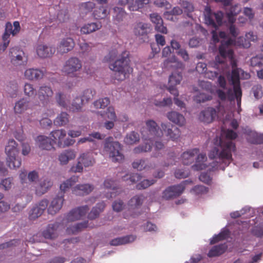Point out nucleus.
Listing matches in <instances>:
<instances>
[{
	"mask_svg": "<svg viewBox=\"0 0 263 263\" xmlns=\"http://www.w3.org/2000/svg\"><path fill=\"white\" fill-rule=\"evenodd\" d=\"M227 140H222L216 137L214 146L210 152L209 157L211 159H218L220 161L228 166L232 161V153L236 151V146L230 140L235 139L237 137L236 132L232 129H228L226 133Z\"/></svg>",
	"mask_w": 263,
	"mask_h": 263,
	"instance_id": "f257e3e1",
	"label": "nucleus"
},
{
	"mask_svg": "<svg viewBox=\"0 0 263 263\" xmlns=\"http://www.w3.org/2000/svg\"><path fill=\"white\" fill-rule=\"evenodd\" d=\"M142 138L146 141L143 144L136 147L133 151L135 154L147 152L151 151L153 143V139L160 138L163 136L162 129H160L157 123L153 120L145 122V127L141 130Z\"/></svg>",
	"mask_w": 263,
	"mask_h": 263,
	"instance_id": "f03ea898",
	"label": "nucleus"
},
{
	"mask_svg": "<svg viewBox=\"0 0 263 263\" xmlns=\"http://www.w3.org/2000/svg\"><path fill=\"white\" fill-rule=\"evenodd\" d=\"M130 62L129 52L125 50L118 59L109 65V68L115 72L114 78L116 80L122 81L129 77L133 71Z\"/></svg>",
	"mask_w": 263,
	"mask_h": 263,
	"instance_id": "7ed1b4c3",
	"label": "nucleus"
},
{
	"mask_svg": "<svg viewBox=\"0 0 263 263\" xmlns=\"http://www.w3.org/2000/svg\"><path fill=\"white\" fill-rule=\"evenodd\" d=\"M79 180L78 176H72L69 179L66 180L60 185V192L57 196L51 201L48 208V212L49 214L54 215L62 207L64 202V194L72 186H73Z\"/></svg>",
	"mask_w": 263,
	"mask_h": 263,
	"instance_id": "20e7f679",
	"label": "nucleus"
},
{
	"mask_svg": "<svg viewBox=\"0 0 263 263\" xmlns=\"http://www.w3.org/2000/svg\"><path fill=\"white\" fill-rule=\"evenodd\" d=\"M235 41L232 39H229L227 41H221L218 48V51L220 57L223 60H220V58L218 56L216 58V60L219 63H223L224 60L228 59L233 69L237 68V62L234 58V51L232 49V46H235Z\"/></svg>",
	"mask_w": 263,
	"mask_h": 263,
	"instance_id": "39448f33",
	"label": "nucleus"
},
{
	"mask_svg": "<svg viewBox=\"0 0 263 263\" xmlns=\"http://www.w3.org/2000/svg\"><path fill=\"white\" fill-rule=\"evenodd\" d=\"M5 152L7 155L6 162L7 165L11 169H16L21 166L22 160L18 157L19 150L17 144L13 139H10L5 147Z\"/></svg>",
	"mask_w": 263,
	"mask_h": 263,
	"instance_id": "423d86ee",
	"label": "nucleus"
},
{
	"mask_svg": "<svg viewBox=\"0 0 263 263\" xmlns=\"http://www.w3.org/2000/svg\"><path fill=\"white\" fill-rule=\"evenodd\" d=\"M104 149L113 162H121L124 159V155L121 152L122 147L120 143L114 141L112 137L105 140Z\"/></svg>",
	"mask_w": 263,
	"mask_h": 263,
	"instance_id": "0eeeda50",
	"label": "nucleus"
},
{
	"mask_svg": "<svg viewBox=\"0 0 263 263\" xmlns=\"http://www.w3.org/2000/svg\"><path fill=\"white\" fill-rule=\"evenodd\" d=\"M82 67V63L79 58L71 57L66 61L63 65L62 71L68 77H77Z\"/></svg>",
	"mask_w": 263,
	"mask_h": 263,
	"instance_id": "6e6552de",
	"label": "nucleus"
},
{
	"mask_svg": "<svg viewBox=\"0 0 263 263\" xmlns=\"http://www.w3.org/2000/svg\"><path fill=\"white\" fill-rule=\"evenodd\" d=\"M192 183L191 180H186L177 185L170 186L162 193V197L165 200H170L179 196L185 190V185Z\"/></svg>",
	"mask_w": 263,
	"mask_h": 263,
	"instance_id": "1a4fd4ad",
	"label": "nucleus"
},
{
	"mask_svg": "<svg viewBox=\"0 0 263 263\" xmlns=\"http://www.w3.org/2000/svg\"><path fill=\"white\" fill-rule=\"evenodd\" d=\"M205 23L215 29L222 25L223 13L221 11L213 12L209 7H205L204 11Z\"/></svg>",
	"mask_w": 263,
	"mask_h": 263,
	"instance_id": "9d476101",
	"label": "nucleus"
},
{
	"mask_svg": "<svg viewBox=\"0 0 263 263\" xmlns=\"http://www.w3.org/2000/svg\"><path fill=\"white\" fill-rule=\"evenodd\" d=\"M20 30V26L18 22L15 21L13 23V26L9 22L7 23L5 26V32L2 36L3 44L0 46V50H5L9 44L10 35L12 34L14 36Z\"/></svg>",
	"mask_w": 263,
	"mask_h": 263,
	"instance_id": "9b49d317",
	"label": "nucleus"
},
{
	"mask_svg": "<svg viewBox=\"0 0 263 263\" xmlns=\"http://www.w3.org/2000/svg\"><path fill=\"white\" fill-rule=\"evenodd\" d=\"M9 56L11 63L15 65H24L27 62V57L19 47H12L10 49Z\"/></svg>",
	"mask_w": 263,
	"mask_h": 263,
	"instance_id": "f8f14e48",
	"label": "nucleus"
},
{
	"mask_svg": "<svg viewBox=\"0 0 263 263\" xmlns=\"http://www.w3.org/2000/svg\"><path fill=\"white\" fill-rule=\"evenodd\" d=\"M48 204V201L45 199L42 200L36 204L29 213V219L31 220H34L41 216L47 209Z\"/></svg>",
	"mask_w": 263,
	"mask_h": 263,
	"instance_id": "ddd939ff",
	"label": "nucleus"
},
{
	"mask_svg": "<svg viewBox=\"0 0 263 263\" xmlns=\"http://www.w3.org/2000/svg\"><path fill=\"white\" fill-rule=\"evenodd\" d=\"M161 126L163 133H164L165 136L169 137L171 140L175 141L179 138L181 132L178 127L172 125L170 123H162Z\"/></svg>",
	"mask_w": 263,
	"mask_h": 263,
	"instance_id": "4468645a",
	"label": "nucleus"
},
{
	"mask_svg": "<svg viewBox=\"0 0 263 263\" xmlns=\"http://www.w3.org/2000/svg\"><path fill=\"white\" fill-rule=\"evenodd\" d=\"M53 92L50 86L43 85L41 86L37 92L39 99L42 103H47L52 97Z\"/></svg>",
	"mask_w": 263,
	"mask_h": 263,
	"instance_id": "2eb2a0df",
	"label": "nucleus"
},
{
	"mask_svg": "<svg viewBox=\"0 0 263 263\" xmlns=\"http://www.w3.org/2000/svg\"><path fill=\"white\" fill-rule=\"evenodd\" d=\"M89 208L88 205H84L72 209L67 215L68 221H75L85 216Z\"/></svg>",
	"mask_w": 263,
	"mask_h": 263,
	"instance_id": "dca6fc26",
	"label": "nucleus"
},
{
	"mask_svg": "<svg viewBox=\"0 0 263 263\" xmlns=\"http://www.w3.org/2000/svg\"><path fill=\"white\" fill-rule=\"evenodd\" d=\"M46 72L44 69L28 68L25 71L24 77L30 81H37L43 79Z\"/></svg>",
	"mask_w": 263,
	"mask_h": 263,
	"instance_id": "f3484780",
	"label": "nucleus"
},
{
	"mask_svg": "<svg viewBox=\"0 0 263 263\" xmlns=\"http://www.w3.org/2000/svg\"><path fill=\"white\" fill-rule=\"evenodd\" d=\"M75 46V43L71 37L63 39L58 46V51L61 53H66L72 50Z\"/></svg>",
	"mask_w": 263,
	"mask_h": 263,
	"instance_id": "a211bd4d",
	"label": "nucleus"
},
{
	"mask_svg": "<svg viewBox=\"0 0 263 263\" xmlns=\"http://www.w3.org/2000/svg\"><path fill=\"white\" fill-rule=\"evenodd\" d=\"M217 116L216 109L213 107H208L202 111L199 115V120L206 123H211Z\"/></svg>",
	"mask_w": 263,
	"mask_h": 263,
	"instance_id": "6ab92c4d",
	"label": "nucleus"
},
{
	"mask_svg": "<svg viewBox=\"0 0 263 263\" xmlns=\"http://www.w3.org/2000/svg\"><path fill=\"white\" fill-rule=\"evenodd\" d=\"M36 51L37 55L41 58H50L55 51L54 48L44 44L39 45Z\"/></svg>",
	"mask_w": 263,
	"mask_h": 263,
	"instance_id": "aec40b11",
	"label": "nucleus"
},
{
	"mask_svg": "<svg viewBox=\"0 0 263 263\" xmlns=\"http://www.w3.org/2000/svg\"><path fill=\"white\" fill-rule=\"evenodd\" d=\"M246 38L244 39L243 37H239L237 39V41H235V45L238 46H242L245 48H248L250 47V42H254L257 40V36L253 32H249L246 34Z\"/></svg>",
	"mask_w": 263,
	"mask_h": 263,
	"instance_id": "412c9836",
	"label": "nucleus"
},
{
	"mask_svg": "<svg viewBox=\"0 0 263 263\" xmlns=\"http://www.w3.org/2000/svg\"><path fill=\"white\" fill-rule=\"evenodd\" d=\"M39 147L42 149L50 151L54 148L53 141L50 138L45 136H39L36 140Z\"/></svg>",
	"mask_w": 263,
	"mask_h": 263,
	"instance_id": "4be33fe9",
	"label": "nucleus"
},
{
	"mask_svg": "<svg viewBox=\"0 0 263 263\" xmlns=\"http://www.w3.org/2000/svg\"><path fill=\"white\" fill-rule=\"evenodd\" d=\"M151 21L155 25V29L158 32L166 34L167 33V28L163 25V20L161 17L157 13H154L150 15Z\"/></svg>",
	"mask_w": 263,
	"mask_h": 263,
	"instance_id": "5701e85b",
	"label": "nucleus"
},
{
	"mask_svg": "<svg viewBox=\"0 0 263 263\" xmlns=\"http://www.w3.org/2000/svg\"><path fill=\"white\" fill-rule=\"evenodd\" d=\"M93 189V186L89 184H78L72 189V192L77 196H84L89 194Z\"/></svg>",
	"mask_w": 263,
	"mask_h": 263,
	"instance_id": "b1692460",
	"label": "nucleus"
},
{
	"mask_svg": "<svg viewBox=\"0 0 263 263\" xmlns=\"http://www.w3.org/2000/svg\"><path fill=\"white\" fill-rule=\"evenodd\" d=\"M199 153V149L195 148L184 152L181 155L182 162L184 165H189L192 163L195 159V155Z\"/></svg>",
	"mask_w": 263,
	"mask_h": 263,
	"instance_id": "393cba45",
	"label": "nucleus"
},
{
	"mask_svg": "<svg viewBox=\"0 0 263 263\" xmlns=\"http://www.w3.org/2000/svg\"><path fill=\"white\" fill-rule=\"evenodd\" d=\"M76 152L73 149H66L60 154L58 160L61 165L67 164L70 160L76 158Z\"/></svg>",
	"mask_w": 263,
	"mask_h": 263,
	"instance_id": "a878e982",
	"label": "nucleus"
},
{
	"mask_svg": "<svg viewBox=\"0 0 263 263\" xmlns=\"http://www.w3.org/2000/svg\"><path fill=\"white\" fill-rule=\"evenodd\" d=\"M241 8L239 4L231 6L229 9L227 11L226 14L230 23H234L235 21V16L241 11Z\"/></svg>",
	"mask_w": 263,
	"mask_h": 263,
	"instance_id": "bb28decb",
	"label": "nucleus"
},
{
	"mask_svg": "<svg viewBox=\"0 0 263 263\" xmlns=\"http://www.w3.org/2000/svg\"><path fill=\"white\" fill-rule=\"evenodd\" d=\"M167 117L171 121L179 126H183L185 123L184 117L176 111H173L168 112Z\"/></svg>",
	"mask_w": 263,
	"mask_h": 263,
	"instance_id": "cd10ccee",
	"label": "nucleus"
},
{
	"mask_svg": "<svg viewBox=\"0 0 263 263\" xmlns=\"http://www.w3.org/2000/svg\"><path fill=\"white\" fill-rule=\"evenodd\" d=\"M29 108V101L26 98H23L15 103L14 111L15 114H22Z\"/></svg>",
	"mask_w": 263,
	"mask_h": 263,
	"instance_id": "c85d7f7f",
	"label": "nucleus"
},
{
	"mask_svg": "<svg viewBox=\"0 0 263 263\" xmlns=\"http://www.w3.org/2000/svg\"><path fill=\"white\" fill-rule=\"evenodd\" d=\"M207 159L205 154L201 153L197 156L196 163L192 167L195 171H200L208 167L206 164L204 163Z\"/></svg>",
	"mask_w": 263,
	"mask_h": 263,
	"instance_id": "c756f323",
	"label": "nucleus"
},
{
	"mask_svg": "<svg viewBox=\"0 0 263 263\" xmlns=\"http://www.w3.org/2000/svg\"><path fill=\"white\" fill-rule=\"evenodd\" d=\"M92 228V226H89L88 221L78 223L75 225L69 226L67 228L66 232L68 234H74L80 231H82L84 229L87 228Z\"/></svg>",
	"mask_w": 263,
	"mask_h": 263,
	"instance_id": "7c9ffc66",
	"label": "nucleus"
},
{
	"mask_svg": "<svg viewBox=\"0 0 263 263\" xmlns=\"http://www.w3.org/2000/svg\"><path fill=\"white\" fill-rule=\"evenodd\" d=\"M136 237L134 235H127L112 239L110 242L111 246H119L134 241Z\"/></svg>",
	"mask_w": 263,
	"mask_h": 263,
	"instance_id": "2f4dec72",
	"label": "nucleus"
},
{
	"mask_svg": "<svg viewBox=\"0 0 263 263\" xmlns=\"http://www.w3.org/2000/svg\"><path fill=\"white\" fill-rule=\"evenodd\" d=\"M102 27L101 23H91L84 25L81 28V32L83 34H89L100 29Z\"/></svg>",
	"mask_w": 263,
	"mask_h": 263,
	"instance_id": "473e14b6",
	"label": "nucleus"
},
{
	"mask_svg": "<svg viewBox=\"0 0 263 263\" xmlns=\"http://www.w3.org/2000/svg\"><path fill=\"white\" fill-rule=\"evenodd\" d=\"M150 25L148 24L139 23H138L135 28L134 33L135 35L138 36H143L147 34L150 31Z\"/></svg>",
	"mask_w": 263,
	"mask_h": 263,
	"instance_id": "72a5a7b5",
	"label": "nucleus"
},
{
	"mask_svg": "<svg viewBox=\"0 0 263 263\" xmlns=\"http://www.w3.org/2000/svg\"><path fill=\"white\" fill-rule=\"evenodd\" d=\"M227 249V246L225 243L215 246L209 251L208 256L210 257L218 256L223 254Z\"/></svg>",
	"mask_w": 263,
	"mask_h": 263,
	"instance_id": "f704fd0d",
	"label": "nucleus"
},
{
	"mask_svg": "<svg viewBox=\"0 0 263 263\" xmlns=\"http://www.w3.org/2000/svg\"><path fill=\"white\" fill-rule=\"evenodd\" d=\"M80 161L85 167L91 166L95 163L92 152H87L81 154L79 158Z\"/></svg>",
	"mask_w": 263,
	"mask_h": 263,
	"instance_id": "c9c22d12",
	"label": "nucleus"
},
{
	"mask_svg": "<svg viewBox=\"0 0 263 263\" xmlns=\"http://www.w3.org/2000/svg\"><path fill=\"white\" fill-rule=\"evenodd\" d=\"M58 228L57 223L50 224L48 226L46 229L43 232V236L46 238L53 239L57 235V229Z\"/></svg>",
	"mask_w": 263,
	"mask_h": 263,
	"instance_id": "e433bc0d",
	"label": "nucleus"
},
{
	"mask_svg": "<svg viewBox=\"0 0 263 263\" xmlns=\"http://www.w3.org/2000/svg\"><path fill=\"white\" fill-rule=\"evenodd\" d=\"M240 71H242L243 73H244L243 71L239 68H234L232 70L230 81H231L232 84L233 85V90H234L235 87L241 88L239 77V73Z\"/></svg>",
	"mask_w": 263,
	"mask_h": 263,
	"instance_id": "4c0bfd02",
	"label": "nucleus"
},
{
	"mask_svg": "<svg viewBox=\"0 0 263 263\" xmlns=\"http://www.w3.org/2000/svg\"><path fill=\"white\" fill-rule=\"evenodd\" d=\"M150 0H136L135 3L134 2L129 4L128 6V9L130 11H139L140 9L144 8L149 3Z\"/></svg>",
	"mask_w": 263,
	"mask_h": 263,
	"instance_id": "58836bf2",
	"label": "nucleus"
},
{
	"mask_svg": "<svg viewBox=\"0 0 263 263\" xmlns=\"http://www.w3.org/2000/svg\"><path fill=\"white\" fill-rule=\"evenodd\" d=\"M108 14L107 7L105 6H101L96 8L93 12V17L97 20L104 19Z\"/></svg>",
	"mask_w": 263,
	"mask_h": 263,
	"instance_id": "ea45409f",
	"label": "nucleus"
},
{
	"mask_svg": "<svg viewBox=\"0 0 263 263\" xmlns=\"http://www.w3.org/2000/svg\"><path fill=\"white\" fill-rule=\"evenodd\" d=\"M105 206V203L101 202L98 203L97 205L93 208L90 212L88 214V217L89 219H94L98 217L101 212H102Z\"/></svg>",
	"mask_w": 263,
	"mask_h": 263,
	"instance_id": "a19ab883",
	"label": "nucleus"
},
{
	"mask_svg": "<svg viewBox=\"0 0 263 263\" xmlns=\"http://www.w3.org/2000/svg\"><path fill=\"white\" fill-rule=\"evenodd\" d=\"M52 140L54 143L58 142V145L61 146L62 144V140L66 135V131L64 129L55 130L51 133Z\"/></svg>",
	"mask_w": 263,
	"mask_h": 263,
	"instance_id": "79ce46f5",
	"label": "nucleus"
},
{
	"mask_svg": "<svg viewBox=\"0 0 263 263\" xmlns=\"http://www.w3.org/2000/svg\"><path fill=\"white\" fill-rule=\"evenodd\" d=\"M182 66V64L181 62H178L175 57H173L172 59H167L165 60L163 63V67L171 69V68H181Z\"/></svg>",
	"mask_w": 263,
	"mask_h": 263,
	"instance_id": "37998d69",
	"label": "nucleus"
},
{
	"mask_svg": "<svg viewBox=\"0 0 263 263\" xmlns=\"http://www.w3.org/2000/svg\"><path fill=\"white\" fill-rule=\"evenodd\" d=\"M114 15L113 16L114 20L116 23H120L122 22L124 18L127 15V13L122 8L115 7L114 8Z\"/></svg>",
	"mask_w": 263,
	"mask_h": 263,
	"instance_id": "c03bdc74",
	"label": "nucleus"
},
{
	"mask_svg": "<svg viewBox=\"0 0 263 263\" xmlns=\"http://www.w3.org/2000/svg\"><path fill=\"white\" fill-rule=\"evenodd\" d=\"M144 198V196L142 194L136 195L130 199L128 205L131 208H138L142 204Z\"/></svg>",
	"mask_w": 263,
	"mask_h": 263,
	"instance_id": "a18cd8bd",
	"label": "nucleus"
},
{
	"mask_svg": "<svg viewBox=\"0 0 263 263\" xmlns=\"http://www.w3.org/2000/svg\"><path fill=\"white\" fill-rule=\"evenodd\" d=\"M69 122V115L66 112H62L54 120V123L58 126H64Z\"/></svg>",
	"mask_w": 263,
	"mask_h": 263,
	"instance_id": "49530a36",
	"label": "nucleus"
},
{
	"mask_svg": "<svg viewBox=\"0 0 263 263\" xmlns=\"http://www.w3.org/2000/svg\"><path fill=\"white\" fill-rule=\"evenodd\" d=\"M117 184L116 181L112 180L111 179H106L104 182V186L105 188L108 189H111L113 192H110V195L109 196L108 195H107V197L109 198H112L115 196H116V194L114 192L117 189Z\"/></svg>",
	"mask_w": 263,
	"mask_h": 263,
	"instance_id": "de8ad7c7",
	"label": "nucleus"
},
{
	"mask_svg": "<svg viewBox=\"0 0 263 263\" xmlns=\"http://www.w3.org/2000/svg\"><path fill=\"white\" fill-rule=\"evenodd\" d=\"M140 140L139 135L138 133L131 132L127 134L124 139V142L127 144H134L138 142Z\"/></svg>",
	"mask_w": 263,
	"mask_h": 263,
	"instance_id": "09e8293b",
	"label": "nucleus"
},
{
	"mask_svg": "<svg viewBox=\"0 0 263 263\" xmlns=\"http://www.w3.org/2000/svg\"><path fill=\"white\" fill-rule=\"evenodd\" d=\"M182 80V74L179 71L173 72L169 78L168 84L173 85H177L180 83Z\"/></svg>",
	"mask_w": 263,
	"mask_h": 263,
	"instance_id": "8fccbe9b",
	"label": "nucleus"
},
{
	"mask_svg": "<svg viewBox=\"0 0 263 263\" xmlns=\"http://www.w3.org/2000/svg\"><path fill=\"white\" fill-rule=\"evenodd\" d=\"M52 184L53 183L50 179L48 178L43 179L40 183V190L39 192L42 194H44L52 186Z\"/></svg>",
	"mask_w": 263,
	"mask_h": 263,
	"instance_id": "3c124183",
	"label": "nucleus"
},
{
	"mask_svg": "<svg viewBox=\"0 0 263 263\" xmlns=\"http://www.w3.org/2000/svg\"><path fill=\"white\" fill-rule=\"evenodd\" d=\"M83 100L79 97H76L71 104L70 109L73 111H79L81 110L83 105Z\"/></svg>",
	"mask_w": 263,
	"mask_h": 263,
	"instance_id": "603ef678",
	"label": "nucleus"
},
{
	"mask_svg": "<svg viewBox=\"0 0 263 263\" xmlns=\"http://www.w3.org/2000/svg\"><path fill=\"white\" fill-rule=\"evenodd\" d=\"M182 13V10L179 7H175L170 11L164 12V16L168 20H173V15H179Z\"/></svg>",
	"mask_w": 263,
	"mask_h": 263,
	"instance_id": "864d4df0",
	"label": "nucleus"
},
{
	"mask_svg": "<svg viewBox=\"0 0 263 263\" xmlns=\"http://www.w3.org/2000/svg\"><path fill=\"white\" fill-rule=\"evenodd\" d=\"M100 115L102 117H106L108 119L112 121H116L117 116L115 111L114 107L109 106L107 108L106 111H104L103 113H101Z\"/></svg>",
	"mask_w": 263,
	"mask_h": 263,
	"instance_id": "5fc2aeb1",
	"label": "nucleus"
},
{
	"mask_svg": "<svg viewBox=\"0 0 263 263\" xmlns=\"http://www.w3.org/2000/svg\"><path fill=\"white\" fill-rule=\"evenodd\" d=\"M229 236V232L228 231H223L221 232L218 235H216L211 240V244H214L219 241L226 239Z\"/></svg>",
	"mask_w": 263,
	"mask_h": 263,
	"instance_id": "6e6d98bb",
	"label": "nucleus"
},
{
	"mask_svg": "<svg viewBox=\"0 0 263 263\" xmlns=\"http://www.w3.org/2000/svg\"><path fill=\"white\" fill-rule=\"evenodd\" d=\"M110 103L109 98L99 99L93 102V105L96 108H105Z\"/></svg>",
	"mask_w": 263,
	"mask_h": 263,
	"instance_id": "4d7b16f0",
	"label": "nucleus"
},
{
	"mask_svg": "<svg viewBox=\"0 0 263 263\" xmlns=\"http://www.w3.org/2000/svg\"><path fill=\"white\" fill-rule=\"evenodd\" d=\"M65 98V95L61 91L57 92L55 96V99L58 105L64 108L67 107Z\"/></svg>",
	"mask_w": 263,
	"mask_h": 263,
	"instance_id": "13d9d810",
	"label": "nucleus"
},
{
	"mask_svg": "<svg viewBox=\"0 0 263 263\" xmlns=\"http://www.w3.org/2000/svg\"><path fill=\"white\" fill-rule=\"evenodd\" d=\"M212 99V96L210 95L204 93H199L194 97V101L198 103H200L211 100Z\"/></svg>",
	"mask_w": 263,
	"mask_h": 263,
	"instance_id": "bf43d9fd",
	"label": "nucleus"
},
{
	"mask_svg": "<svg viewBox=\"0 0 263 263\" xmlns=\"http://www.w3.org/2000/svg\"><path fill=\"white\" fill-rule=\"evenodd\" d=\"M155 179H144L136 185V189L138 190H143L154 184L156 182Z\"/></svg>",
	"mask_w": 263,
	"mask_h": 263,
	"instance_id": "052dcab7",
	"label": "nucleus"
},
{
	"mask_svg": "<svg viewBox=\"0 0 263 263\" xmlns=\"http://www.w3.org/2000/svg\"><path fill=\"white\" fill-rule=\"evenodd\" d=\"M95 95L96 91L95 90L92 89H87L83 91L82 98L81 99L83 100L84 102L85 101L87 102L92 100Z\"/></svg>",
	"mask_w": 263,
	"mask_h": 263,
	"instance_id": "680f3d73",
	"label": "nucleus"
},
{
	"mask_svg": "<svg viewBox=\"0 0 263 263\" xmlns=\"http://www.w3.org/2000/svg\"><path fill=\"white\" fill-rule=\"evenodd\" d=\"M95 4L92 2L82 3L80 6V9L85 13L91 11L95 8Z\"/></svg>",
	"mask_w": 263,
	"mask_h": 263,
	"instance_id": "e2e57ef3",
	"label": "nucleus"
},
{
	"mask_svg": "<svg viewBox=\"0 0 263 263\" xmlns=\"http://www.w3.org/2000/svg\"><path fill=\"white\" fill-rule=\"evenodd\" d=\"M134 168H137L139 171H142L150 167V166L146 164L145 161L144 160H139L134 161L132 164Z\"/></svg>",
	"mask_w": 263,
	"mask_h": 263,
	"instance_id": "0e129e2a",
	"label": "nucleus"
},
{
	"mask_svg": "<svg viewBox=\"0 0 263 263\" xmlns=\"http://www.w3.org/2000/svg\"><path fill=\"white\" fill-rule=\"evenodd\" d=\"M24 93L28 97H33L36 93V90L34 88L32 84L26 83L24 87Z\"/></svg>",
	"mask_w": 263,
	"mask_h": 263,
	"instance_id": "69168bd1",
	"label": "nucleus"
},
{
	"mask_svg": "<svg viewBox=\"0 0 263 263\" xmlns=\"http://www.w3.org/2000/svg\"><path fill=\"white\" fill-rule=\"evenodd\" d=\"M17 89L18 85L15 82L10 83V86H7V91L12 98L15 97L16 96Z\"/></svg>",
	"mask_w": 263,
	"mask_h": 263,
	"instance_id": "338daca9",
	"label": "nucleus"
},
{
	"mask_svg": "<svg viewBox=\"0 0 263 263\" xmlns=\"http://www.w3.org/2000/svg\"><path fill=\"white\" fill-rule=\"evenodd\" d=\"M251 65L253 67H260L263 65V57L261 55L253 57L251 59Z\"/></svg>",
	"mask_w": 263,
	"mask_h": 263,
	"instance_id": "774afa93",
	"label": "nucleus"
}]
</instances>
